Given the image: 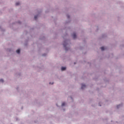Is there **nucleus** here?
<instances>
[{"label": "nucleus", "mask_w": 124, "mask_h": 124, "mask_svg": "<svg viewBox=\"0 0 124 124\" xmlns=\"http://www.w3.org/2000/svg\"><path fill=\"white\" fill-rule=\"evenodd\" d=\"M53 84H54V82H52V83L49 82V84H50V85H53Z\"/></svg>", "instance_id": "nucleus-11"}, {"label": "nucleus", "mask_w": 124, "mask_h": 124, "mask_svg": "<svg viewBox=\"0 0 124 124\" xmlns=\"http://www.w3.org/2000/svg\"><path fill=\"white\" fill-rule=\"evenodd\" d=\"M37 18V16H34V19H35V20H36Z\"/></svg>", "instance_id": "nucleus-8"}, {"label": "nucleus", "mask_w": 124, "mask_h": 124, "mask_svg": "<svg viewBox=\"0 0 124 124\" xmlns=\"http://www.w3.org/2000/svg\"><path fill=\"white\" fill-rule=\"evenodd\" d=\"M20 5V2H17L16 3V5Z\"/></svg>", "instance_id": "nucleus-6"}, {"label": "nucleus", "mask_w": 124, "mask_h": 124, "mask_svg": "<svg viewBox=\"0 0 124 124\" xmlns=\"http://www.w3.org/2000/svg\"><path fill=\"white\" fill-rule=\"evenodd\" d=\"M65 69H66V68L65 67H62L61 68V70H62V71H63L64 70H65Z\"/></svg>", "instance_id": "nucleus-3"}, {"label": "nucleus", "mask_w": 124, "mask_h": 124, "mask_svg": "<svg viewBox=\"0 0 124 124\" xmlns=\"http://www.w3.org/2000/svg\"><path fill=\"white\" fill-rule=\"evenodd\" d=\"M65 50L66 51L67 50V49L66 48V47H65Z\"/></svg>", "instance_id": "nucleus-12"}, {"label": "nucleus", "mask_w": 124, "mask_h": 124, "mask_svg": "<svg viewBox=\"0 0 124 124\" xmlns=\"http://www.w3.org/2000/svg\"><path fill=\"white\" fill-rule=\"evenodd\" d=\"M62 106H64L65 105V103L63 102L62 103Z\"/></svg>", "instance_id": "nucleus-7"}, {"label": "nucleus", "mask_w": 124, "mask_h": 124, "mask_svg": "<svg viewBox=\"0 0 124 124\" xmlns=\"http://www.w3.org/2000/svg\"><path fill=\"white\" fill-rule=\"evenodd\" d=\"M119 106H120V105L117 106V108H119Z\"/></svg>", "instance_id": "nucleus-13"}, {"label": "nucleus", "mask_w": 124, "mask_h": 124, "mask_svg": "<svg viewBox=\"0 0 124 124\" xmlns=\"http://www.w3.org/2000/svg\"><path fill=\"white\" fill-rule=\"evenodd\" d=\"M0 82H3V79H1L0 80Z\"/></svg>", "instance_id": "nucleus-10"}, {"label": "nucleus", "mask_w": 124, "mask_h": 124, "mask_svg": "<svg viewBox=\"0 0 124 124\" xmlns=\"http://www.w3.org/2000/svg\"><path fill=\"white\" fill-rule=\"evenodd\" d=\"M76 37H77V36H76V33H74L73 34V38L74 39H75V38H76Z\"/></svg>", "instance_id": "nucleus-2"}, {"label": "nucleus", "mask_w": 124, "mask_h": 124, "mask_svg": "<svg viewBox=\"0 0 124 124\" xmlns=\"http://www.w3.org/2000/svg\"><path fill=\"white\" fill-rule=\"evenodd\" d=\"M63 45L64 47L65 48V46H66V44H63Z\"/></svg>", "instance_id": "nucleus-9"}, {"label": "nucleus", "mask_w": 124, "mask_h": 124, "mask_svg": "<svg viewBox=\"0 0 124 124\" xmlns=\"http://www.w3.org/2000/svg\"><path fill=\"white\" fill-rule=\"evenodd\" d=\"M85 88H86V86L85 85V84H82L81 87V90H84Z\"/></svg>", "instance_id": "nucleus-1"}, {"label": "nucleus", "mask_w": 124, "mask_h": 124, "mask_svg": "<svg viewBox=\"0 0 124 124\" xmlns=\"http://www.w3.org/2000/svg\"><path fill=\"white\" fill-rule=\"evenodd\" d=\"M104 49L105 48H104V46H102V47H101V49L102 51H104Z\"/></svg>", "instance_id": "nucleus-5"}, {"label": "nucleus", "mask_w": 124, "mask_h": 124, "mask_svg": "<svg viewBox=\"0 0 124 124\" xmlns=\"http://www.w3.org/2000/svg\"><path fill=\"white\" fill-rule=\"evenodd\" d=\"M16 52L17 54H20V49L16 50Z\"/></svg>", "instance_id": "nucleus-4"}, {"label": "nucleus", "mask_w": 124, "mask_h": 124, "mask_svg": "<svg viewBox=\"0 0 124 124\" xmlns=\"http://www.w3.org/2000/svg\"><path fill=\"white\" fill-rule=\"evenodd\" d=\"M68 18H69V16H68Z\"/></svg>", "instance_id": "nucleus-14"}]
</instances>
